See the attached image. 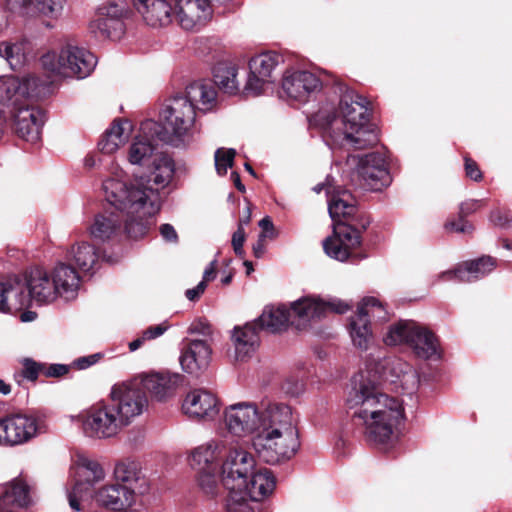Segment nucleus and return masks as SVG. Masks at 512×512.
Listing matches in <instances>:
<instances>
[{"label":"nucleus","instance_id":"5","mask_svg":"<svg viewBox=\"0 0 512 512\" xmlns=\"http://www.w3.org/2000/svg\"><path fill=\"white\" fill-rule=\"evenodd\" d=\"M256 467V462L251 453L244 449L230 450L222 465V483L228 491L226 497L227 511H248L243 500L250 474Z\"/></svg>","mask_w":512,"mask_h":512},{"label":"nucleus","instance_id":"61","mask_svg":"<svg viewBox=\"0 0 512 512\" xmlns=\"http://www.w3.org/2000/svg\"><path fill=\"white\" fill-rule=\"evenodd\" d=\"M465 172L467 177L474 181H480L482 179V172L480 171L477 163L470 158H465Z\"/></svg>","mask_w":512,"mask_h":512},{"label":"nucleus","instance_id":"42","mask_svg":"<svg viewBox=\"0 0 512 512\" xmlns=\"http://www.w3.org/2000/svg\"><path fill=\"white\" fill-rule=\"evenodd\" d=\"M214 83L220 90L229 95H235L239 92V82L237 80V67L229 62H219L213 69Z\"/></svg>","mask_w":512,"mask_h":512},{"label":"nucleus","instance_id":"2","mask_svg":"<svg viewBox=\"0 0 512 512\" xmlns=\"http://www.w3.org/2000/svg\"><path fill=\"white\" fill-rule=\"evenodd\" d=\"M147 168L150 176L126 182L124 171L113 165L102 184L107 202L125 213L126 230L135 238L147 234L152 217L160 209L159 191L171 182L175 172L173 160L161 152Z\"/></svg>","mask_w":512,"mask_h":512},{"label":"nucleus","instance_id":"15","mask_svg":"<svg viewBox=\"0 0 512 512\" xmlns=\"http://www.w3.org/2000/svg\"><path fill=\"white\" fill-rule=\"evenodd\" d=\"M106 473L102 465L93 459L82 457L77 463V480L68 492L69 506L74 511H81L80 501L91 488L105 479Z\"/></svg>","mask_w":512,"mask_h":512},{"label":"nucleus","instance_id":"22","mask_svg":"<svg viewBox=\"0 0 512 512\" xmlns=\"http://www.w3.org/2000/svg\"><path fill=\"white\" fill-rule=\"evenodd\" d=\"M212 349L206 340H191L182 349L179 361L186 373L198 377L209 367Z\"/></svg>","mask_w":512,"mask_h":512},{"label":"nucleus","instance_id":"29","mask_svg":"<svg viewBox=\"0 0 512 512\" xmlns=\"http://www.w3.org/2000/svg\"><path fill=\"white\" fill-rule=\"evenodd\" d=\"M496 266V260L490 256H484L477 260L469 261L459 266L454 271H446L439 275V279H458L462 282H472L490 273Z\"/></svg>","mask_w":512,"mask_h":512},{"label":"nucleus","instance_id":"57","mask_svg":"<svg viewBox=\"0 0 512 512\" xmlns=\"http://www.w3.org/2000/svg\"><path fill=\"white\" fill-rule=\"evenodd\" d=\"M445 228L449 231L459 233H470L473 230L472 224L460 216L458 220H450L445 224Z\"/></svg>","mask_w":512,"mask_h":512},{"label":"nucleus","instance_id":"20","mask_svg":"<svg viewBox=\"0 0 512 512\" xmlns=\"http://www.w3.org/2000/svg\"><path fill=\"white\" fill-rule=\"evenodd\" d=\"M321 88L319 78L309 71H287L282 80V92L290 100L305 102Z\"/></svg>","mask_w":512,"mask_h":512},{"label":"nucleus","instance_id":"14","mask_svg":"<svg viewBox=\"0 0 512 512\" xmlns=\"http://www.w3.org/2000/svg\"><path fill=\"white\" fill-rule=\"evenodd\" d=\"M173 17L186 31L198 32L212 19L210 0H172Z\"/></svg>","mask_w":512,"mask_h":512},{"label":"nucleus","instance_id":"31","mask_svg":"<svg viewBox=\"0 0 512 512\" xmlns=\"http://www.w3.org/2000/svg\"><path fill=\"white\" fill-rule=\"evenodd\" d=\"M115 208L118 210L117 207ZM119 211L123 214V217H125L124 229H126L127 217L123 211H121L120 209ZM122 222L123 220L116 213H100L95 216L93 223L89 227L90 235L98 241L104 242L110 240L119 234V232L121 231ZM125 232L128 233L127 230H125ZM127 235L130 238L136 239L135 237H131L129 234Z\"/></svg>","mask_w":512,"mask_h":512},{"label":"nucleus","instance_id":"45","mask_svg":"<svg viewBox=\"0 0 512 512\" xmlns=\"http://www.w3.org/2000/svg\"><path fill=\"white\" fill-rule=\"evenodd\" d=\"M90 29L98 37L116 41L124 35L125 24L124 21H113V19L111 20L105 19V17H98L91 23Z\"/></svg>","mask_w":512,"mask_h":512},{"label":"nucleus","instance_id":"24","mask_svg":"<svg viewBox=\"0 0 512 512\" xmlns=\"http://www.w3.org/2000/svg\"><path fill=\"white\" fill-rule=\"evenodd\" d=\"M33 486L24 475L12 479L0 487V511L9 506L20 508L32 503Z\"/></svg>","mask_w":512,"mask_h":512},{"label":"nucleus","instance_id":"26","mask_svg":"<svg viewBox=\"0 0 512 512\" xmlns=\"http://www.w3.org/2000/svg\"><path fill=\"white\" fill-rule=\"evenodd\" d=\"M226 451L223 439H212L196 447L190 455V466L195 471H217L219 460Z\"/></svg>","mask_w":512,"mask_h":512},{"label":"nucleus","instance_id":"38","mask_svg":"<svg viewBox=\"0 0 512 512\" xmlns=\"http://www.w3.org/2000/svg\"><path fill=\"white\" fill-rule=\"evenodd\" d=\"M217 92L212 84L198 81L190 84L186 88V94L183 96L188 100L194 109L207 112L216 105Z\"/></svg>","mask_w":512,"mask_h":512},{"label":"nucleus","instance_id":"36","mask_svg":"<svg viewBox=\"0 0 512 512\" xmlns=\"http://www.w3.org/2000/svg\"><path fill=\"white\" fill-rule=\"evenodd\" d=\"M255 323L258 324V328L261 327L272 333L286 330L289 325H292L290 308L285 304L267 306Z\"/></svg>","mask_w":512,"mask_h":512},{"label":"nucleus","instance_id":"25","mask_svg":"<svg viewBox=\"0 0 512 512\" xmlns=\"http://www.w3.org/2000/svg\"><path fill=\"white\" fill-rule=\"evenodd\" d=\"M143 21L153 28L164 27L173 19V4L166 0H132Z\"/></svg>","mask_w":512,"mask_h":512},{"label":"nucleus","instance_id":"4","mask_svg":"<svg viewBox=\"0 0 512 512\" xmlns=\"http://www.w3.org/2000/svg\"><path fill=\"white\" fill-rule=\"evenodd\" d=\"M368 102L355 91L346 89L338 111L321 110L317 118L328 145L333 148L361 150L378 143L375 128L368 123Z\"/></svg>","mask_w":512,"mask_h":512},{"label":"nucleus","instance_id":"52","mask_svg":"<svg viewBox=\"0 0 512 512\" xmlns=\"http://www.w3.org/2000/svg\"><path fill=\"white\" fill-rule=\"evenodd\" d=\"M127 14V6L123 1L112 0L99 8L98 17L123 21Z\"/></svg>","mask_w":512,"mask_h":512},{"label":"nucleus","instance_id":"59","mask_svg":"<svg viewBox=\"0 0 512 512\" xmlns=\"http://www.w3.org/2000/svg\"><path fill=\"white\" fill-rule=\"evenodd\" d=\"M188 332L190 334H200L203 336H209L212 333L210 324L202 319L192 322L188 328Z\"/></svg>","mask_w":512,"mask_h":512},{"label":"nucleus","instance_id":"11","mask_svg":"<svg viewBox=\"0 0 512 512\" xmlns=\"http://www.w3.org/2000/svg\"><path fill=\"white\" fill-rule=\"evenodd\" d=\"M109 401L125 427L148 407L145 393L136 384L121 383L112 387Z\"/></svg>","mask_w":512,"mask_h":512},{"label":"nucleus","instance_id":"56","mask_svg":"<svg viewBox=\"0 0 512 512\" xmlns=\"http://www.w3.org/2000/svg\"><path fill=\"white\" fill-rule=\"evenodd\" d=\"M45 369L44 364L32 360H26L24 364V377L29 380H35Z\"/></svg>","mask_w":512,"mask_h":512},{"label":"nucleus","instance_id":"1","mask_svg":"<svg viewBox=\"0 0 512 512\" xmlns=\"http://www.w3.org/2000/svg\"><path fill=\"white\" fill-rule=\"evenodd\" d=\"M227 430L237 436L252 434V447L268 464L291 459L300 447L297 418L286 404L270 403L258 408L252 402H238L223 411Z\"/></svg>","mask_w":512,"mask_h":512},{"label":"nucleus","instance_id":"7","mask_svg":"<svg viewBox=\"0 0 512 512\" xmlns=\"http://www.w3.org/2000/svg\"><path fill=\"white\" fill-rule=\"evenodd\" d=\"M71 420L80 425L85 436L97 440L114 438L125 428L110 401L71 415Z\"/></svg>","mask_w":512,"mask_h":512},{"label":"nucleus","instance_id":"35","mask_svg":"<svg viewBox=\"0 0 512 512\" xmlns=\"http://www.w3.org/2000/svg\"><path fill=\"white\" fill-rule=\"evenodd\" d=\"M32 48L26 38L0 42V59L6 61L12 70H20L29 61Z\"/></svg>","mask_w":512,"mask_h":512},{"label":"nucleus","instance_id":"12","mask_svg":"<svg viewBox=\"0 0 512 512\" xmlns=\"http://www.w3.org/2000/svg\"><path fill=\"white\" fill-rule=\"evenodd\" d=\"M39 93V79L35 76H0V105L10 111L37 97Z\"/></svg>","mask_w":512,"mask_h":512},{"label":"nucleus","instance_id":"16","mask_svg":"<svg viewBox=\"0 0 512 512\" xmlns=\"http://www.w3.org/2000/svg\"><path fill=\"white\" fill-rule=\"evenodd\" d=\"M282 61V57L275 52H264L251 58L249 61L250 73L244 86L246 95L258 96L265 87L272 83L273 72Z\"/></svg>","mask_w":512,"mask_h":512},{"label":"nucleus","instance_id":"10","mask_svg":"<svg viewBox=\"0 0 512 512\" xmlns=\"http://www.w3.org/2000/svg\"><path fill=\"white\" fill-rule=\"evenodd\" d=\"M292 325L300 329L306 327L311 321L325 316L328 312L343 314L350 309V305L340 299L324 300L315 295L303 296L289 305Z\"/></svg>","mask_w":512,"mask_h":512},{"label":"nucleus","instance_id":"32","mask_svg":"<svg viewBox=\"0 0 512 512\" xmlns=\"http://www.w3.org/2000/svg\"><path fill=\"white\" fill-rule=\"evenodd\" d=\"M145 390L157 400H165L171 397L181 383L179 374L152 373L145 375L141 380Z\"/></svg>","mask_w":512,"mask_h":512},{"label":"nucleus","instance_id":"28","mask_svg":"<svg viewBox=\"0 0 512 512\" xmlns=\"http://www.w3.org/2000/svg\"><path fill=\"white\" fill-rule=\"evenodd\" d=\"M25 282L30 297V304L32 302L38 305L49 304L59 297L51 275L41 269L33 270Z\"/></svg>","mask_w":512,"mask_h":512},{"label":"nucleus","instance_id":"63","mask_svg":"<svg viewBox=\"0 0 512 512\" xmlns=\"http://www.w3.org/2000/svg\"><path fill=\"white\" fill-rule=\"evenodd\" d=\"M69 368L66 365L63 364H51L50 366L46 367L43 371V374L48 377H60L68 373Z\"/></svg>","mask_w":512,"mask_h":512},{"label":"nucleus","instance_id":"17","mask_svg":"<svg viewBox=\"0 0 512 512\" xmlns=\"http://www.w3.org/2000/svg\"><path fill=\"white\" fill-rule=\"evenodd\" d=\"M183 413L190 419L212 421L220 411L217 396L205 389H194L187 393L182 403Z\"/></svg>","mask_w":512,"mask_h":512},{"label":"nucleus","instance_id":"27","mask_svg":"<svg viewBox=\"0 0 512 512\" xmlns=\"http://www.w3.org/2000/svg\"><path fill=\"white\" fill-rule=\"evenodd\" d=\"M114 477L122 487L129 488L131 494H144L148 491V482L142 473L140 463L132 459L119 461L114 468Z\"/></svg>","mask_w":512,"mask_h":512},{"label":"nucleus","instance_id":"34","mask_svg":"<svg viewBox=\"0 0 512 512\" xmlns=\"http://www.w3.org/2000/svg\"><path fill=\"white\" fill-rule=\"evenodd\" d=\"M409 347L418 357L423 359L440 356V346L436 336L430 330L417 323L409 338Z\"/></svg>","mask_w":512,"mask_h":512},{"label":"nucleus","instance_id":"44","mask_svg":"<svg viewBox=\"0 0 512 512\" xmlns=\"http://www.w3.org/2000/svg\"><path fill=\"white\" fill-rule=\"evenodd\" d=\"M71 260L83 272L94 269L99 260L98 250L88 242H79L71 249Z\"/></svg>","mask_w":512,"mask_h":512},{"label":"nucleus","instance_id":"54","mask_svg":"<svg viewBox=\"0 0 512 512\" xmlns=\"http://www.w3.org/2000/svg\"><path fill=\"white\" fill-rule=\"evenodd\" d=\"M236 152L234 149L219 148L215 152V168L219 175L226 174L228 168L232 167Z\"/></svg>","mask_w":512,"mask_h":512},{"label":"nucleus","instance_id":"8","mask_svg":"<svg viewBox=\"0 0 512 512\" xmlns=\"http://www.w3.org/2000/svg\"><path fill=\"white\" fill-rule=\"evenodd\" d=\"M196 112L183 96L173 97L161 112L163 122L160 140L174 146L185 143L195 121Z\"/></svg>","mask_w":512,"mask_h":512},{"label":"nucleus","instance_id":"41","mask_svg":"<svg viewBox=\"0 0 512 512\" xmlns=\"http://www.w3.org/2000/svg\"><path fill=\"white\" fill-rule=\"evenodd\" d=\"M328 211L331 218L336 222L341 219H348L356 212L355 200L351 193L346 190H333L328 200Z\"/></svg>","mask_w":512,"mask_h":512},{"label":"nucleus","instance_id":"58","mask_svg":"<svg viewBox=\"0 0 512 512\" xmlns=\"http://www.w3.org/2000/svg\"><path fill=\"white\" fill-rule=\"evenodd\" d=\"M245 239H246L245 230L242 227V224H238V228L233 233V236H232V246H233L235 253L239 256H242L244 254L243 244L245 242Z\"/></svg>","mask_w":512,"mask_h":512},{"label":"nucleus","instance_id":"40","mask_svg":"<svg viewBox=\"0 0 512 512\" xmlns=\"http://www.w3.org/2000/svg\"><path fill=\"white\" fill-rule=\"evenodd\" d=\"M349 335L355 347L367 350L373 340L372 324L358 311L352 315L348 324Z\"/></svg>","mask_w":512,"mask_h":512},{"label":"nucleus","instance_id":"51","mask_svg":"<svg viewBox=\"0 0 512 512\" xmlns=\"http://www.w3.org/2000/svg\"><path fill=\"white\" fill-rule=\"evenodd\" d=\"M167 329L168 325L165 322L148 327L141 333V335L138 338L129 343L130 351H136L146 341L153 340L162 336L167 331Z\"/></svg>","mask_w":512,"mask_h":512},{"label":"nucleus","instance_id":"19","mask_svg":"<svg viewBox=\"0 0 512 512\" xmlns=\"http://www.w3.org/2000/svg\"><path fill=\"white\" fill-rule=\"evenodd\" d=\"M275 477L267 468H254L248 477L247 487L242 488L245 491L243 500L248 511H228V512H257L258 502L270 495L275 488Z\"/></svg>","mask_w":512,"mask_h":512},{"label":"nucleus","instance_id":"55","mask_svg":"<svg viewBox=\"0 0 512 512\" xmlns=\"http://www.w3.org/2000/svg\"><path fill=\"white\" fill-rule=\"evenodd\" d=\"M102 357V353H94L88 356L79 357L73 361V366L79 370H84L99 362Z\"/></svg>","mask_w":512,"mask_h":512},{"label":"nucleus","instance_id":"9","mask_svg":"<svg viewBox=\"0 0 512 512\" xmlns=\"http://www.w3.org/2000/svg\"><path fill=\"white\" fill-rule=\"evenodd\" d=\"M43 416L36 414H13L0 419V445H22L47 432Z\"/></svg>","mask_w":512,"mask_h":512},{"label":"nucleus","instance_id":"64","mask_svg":"<svg viewBox=\"0 0 512 512\" xmlns=\"http://www.w3.org/2000/svg\"><path fill=\"white\" fill-rule=\"evenodd\" d=\"M160 234L168 242L176 243L178 240L177 232L170 224H162L160 226Z\"/></svg>","mask_w":512,"mask_h":512},{"label":"nucleus","instance_id":"13","mask_svg":"<svg viewBox=\"0 0 512 512\" xmlns=\"http://www.w3.org/2000/svg\"><path fill=\"white\" fill-rule=\"evenodd\" d=\"M350 161L356 162V171L366 188L381 190L390 184V174L385 154L371 152L360 156H351Z\"/></svg>","mask_w":512,"mask_h":512},{"label":"nucleus","instance_id":"60","mask_svg":"<svg viewBox=\"0 0 512 512\" xmlns=\"http://www.w3.org/2000/svg\"><path fill=\"white\" fill-rule=\"evenodd\" d=\"M483 206V201L481 200H467L460 204L459 208V216L465 218L468 215L476 212Z\"/></svg>","mask_w":512,"mask_h":512},{"label":"nucleus","instance_id":"50","mask_svg":"<svg viewBox=\"0 0 512 512\" xmlns=\"http://www.w3.org/2000/svg\"><path fill=\"white\" fill-rule=\"evenodd\" d=\"M216 472L217 471H209V469L196 471L198 486L208 497L216 496L219 491Z\"/></svg>","mask_w":512,"mask_h":512},{"label":"nucleus","instance_id":"23","mask_svg":"<svg viewBox=\"0 0 512 512\" xmlns=\"http://www.w3.org/2000/svg\"><path fill=\"white\" fill-rule=\"evenodd\" d=\"M30 305L25 280L18 277L0 282V312L15 313Z\"/></svg>","mask_w":512,"mask_h":512},{"label":"nucleus","instance_id":"18","mask_svg":"<svg viewBox=\"0 0 512 512\" xmlns=\"http://www.w3.org/2000/svg\"><path fill=\"white\" fill-rule=\"evenodd\" d=\"M15 131L22 139L35 143L40 139L44 113L31 105V100L10 111Z\"/></svg>","mask_w":512,"mask_h":512},{"label":"nucleus","instance_id":"48","mask_svg":"<svg viewBox=\"0 0 512 512\" xmlns=\"http://www.w3.org/2000/svg\"><path fill=\"white\" fill-rule=\"evenodd\" d=\"M25 6L39 16L57 19L62 13L64 0H25Z\"/></svg>","mask_w":512,"mask_h":512},{"label":"nucleus","instance_id":"33","mask_svg":"<svg viewBox=\"0 0 512 512\" xmlns=\"http://www.w3.org/2000/svg\"><path fill=\"white\" fill-rule=\"evenodd\" d=\"M56 292L65 300L74 299L80 285V277L76 270L67 264L57 265L50 274Z\"/></svg>","mask_w":512,"mask_h":512},{"label":"nucleus","instance_id":"47","mask_svg":"<svg viewBox=\"0 0 512 512\" xmlns=\"http://www.w3.org/2000/svg\"><path fill=\"white\" fill-rule=\"evenodd\" d=\"M357 311L375 324L384 323L389 319V313L383 303L375 297H366L358 305Z\"/></svg>","mask_w":512,"mask_h":512},{"label":"nucleus","instance_id":"39","mask_svg":"<svg viewBox=\"0 0 512 512\" xmlns=\"http://www.w3.org/2000/svg\"><path fill=\"white\" fill-rule=\"evenodd\" d=\"M132 124L128 120H115L98 143L99 149L105 154L114 153L130 137Z\"/></svg>","mask_w":512,"mask_h":512},{"label":"nucleus","instance_id":"43","mask_svg":"<svg viewBox=\"0 0 512 512\" xmlns=\"http://www.w3.org/2000/svg\"><path fill=\"white\" fill-rule=\"evenodd\" d=\"M390 372L395 379L391 381L398 383L403 391L413 393L419 385V376L417 371L407 362L400 359L394 360L390 364Z\"/></svg>","mask_w":512,"mask_h":512},{"label":"nucleus","instance_id":"46","mask_svg":"<svg viewBox=\"0 0 512 512\" xmlns=\"http://www.w3.org/2000/svg\"><path fill=\"white\" fill-rule=\"evenodd\" d=\"M415 325V322L406 320H401L391 325L383 338L384 343L390 346L401 344L409 346V338L413 333Z\"/></svg>","mask_w":512,"mask_h":512},{"label":"nucleus","instance_id":"30","mask_svg":"<svg viewBox=\"0 0 512 512\" xmlns=\"http://www.w3.org/2000/svg\"><path fill=\"white\" fill-rule=\"evenodd\" d=\"M96 503L111 511H119L131 506L134 496L129 488H124L120 483L107 484L95 491Z\"/></svg>","mask_w":512,"mask_h":512},{"label":"nucleus","instance_id":"21","mask_svg":"<svg viewBox=\"0 0 512 512\" xmlns=\"http://www.w3.org/2000/svg\"><path fill=\"white\" fill-rule=\"evenodd\" d=\"M158 124L146 121L141 126L143 134L136 136L131 142L127 159L130 164L142 167H150V163L160 154L152 137L146 135L147 131H153L159 135Z\"/></svg>","mask_w":512,"mask_h":512},{"label":"nucleus","instance_id":"53","mask_svg":"<svg viewBox=\"0 0 512 512\" xmlns=\"http://www.w3.org/2000/svg\"><path fill=\"white\" fill-rule=\"evenodd\" d=\"M323 246L328 256L339 261L347 260L351 254V250L335 236L326 239Z\"/></svg>","mask_w":512,"mask_h":512},{"label":"nucleus","instance_id":"62","mask_svg":"<svg viewBox=\"0 0 512 512\" xmlns=\"http://www.w3.org/2000/svg\"><path fill=\"white\" fill-rule=\"evenodd\" d=\"M259 227L262 229L259 237L273 239L276 236L274 225L270 217H264L259 221Z\"/></svg>","mask_w":512,"mask_h":512},{"label":"nucleus","instance_id":"49","mask_svg":"<svg viewBox=\"0 0 512 512\" xmlns=\"http://www.w3.org/2000/svg\"><path fill=\"white\" fill-rule=\"evenodd\" d=\"M335 237L350 250L360 245V232L349 224L338 222L334 227Z\"/></svg>","mask_w":512,"mask_h":512},{"label":"nucleus","instance_id":"6","mask_svg":"<svg viewBox=\"0 0 512 512\" xmlns=\"http://www.w3.org/2000/svg\"><path fill=\"white\" fill-rule=\"evenodd\" d=\"M41 64L45 71L54 76L83 79L94 70L97 60L87 49L66 44L58 51L52 50L44 54Z\"/></svg>","mask_w":512,"mask_h":512},{"label":"nucleus","instance_id":"37","mask_svg":"<svg viewBox=\"0 0 512 512\" xmlns=\"http://www.w3.org/2000/svg\"><path fill=\"white\" fill-rule=\"evenodd\" d=\"M258 329V324L254 322L234 329L232 340L237 359H244L255 352L259 345Z\"/></svg>","mask_w":512,"mask_h":512},{"label":"nucleus","instance_id":"3","mask_svg":"<svg viewBox=\"0 0 512 512\" xmlns=\"http://www.w3.org/2000/svg\"><path fill=\"white\" fill-rule=\"evenodd\" d=\"M346 405L351 417L365 428L370 441L389 442L404 420L402 402L383 393L379 387L362 375L354 377Z\"/></svg>","mask_w":512,"mask_h":512}]
</instances>
